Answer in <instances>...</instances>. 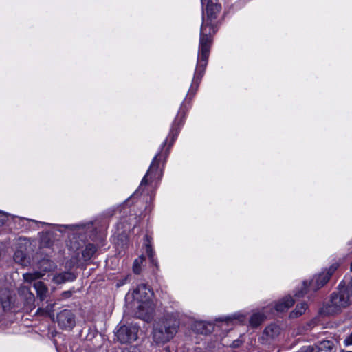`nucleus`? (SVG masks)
Returning <instances> with one entry per match:
<instances>
[{
  "label": "nucleus",
  "instance_id": "nucleus-5",
  "mask_svg": "<svg viewBox=\"0 0 352 352\" xmlns=\"http://www.w3.org/2000/svg\"><path fill=\"white\" fill-rule=\"evenodd\" d=\"M337 267V264L332 265L328 272H322L318 276L314 277V278L309 283V285L313 287L314 290L318 289L322 287L329 281L331 276L336 270Z\"/></svg>",
  "mask_w": 352,
  "mask_h": 352
},
{
  "label": "nucleus",
  "instance_id": "nucleus-11",
  "mask_svg": "<svg viewBox=\"0 0 352 352\" xmlns=\"http://www.w3.org/2000/svg\"><path fill=\"white\" fill-rule=\"evenodd\" d=\"M12 302V296L10 292L8 289L0 290V303L4 310H7L10 308Z\"/></svg>",
  "mask_w": 352,
  "mask_h": 352
},
{
  "label": "nucleus",
  "instance_id": "nucleus-27",
  "mask_svg": "<svg viewBox=\"0 0 352 352\" xmlns=\"http://www.w3.org/2000/svg\"><path fill=\"white\" fill-rule=\"evenodd\" d=\"M344 343L346 346L352 345V333L344 340Z\"/></svg>",
  "mask_w": 352,
  "mask_h": 352
},
{
  "label": "nucleus",
  "instance_id": "nucleus-9",
  "mask_svg": "<svg viewBox=\"0 0 352 352\" xmlns=\"http://www.w3.org/2000/svg\"><path fill=\"white\" fill-rule=\"evenodd\" d=\"M334 344L330 340H323L314 346L306 347L304 352H334Z\"/></svg>",
  "mask_w": 352,
  "mask_h": 352
},
{
  "label": "nucleus",
  "instance_id": "nucleus-16",
  "mask_svg": "<svg viewBox=\"0 0 352 352\" xmlns=\"http://www.w3.org/2000/svg\"><path fill=\"white\" fill-rule=\"evenodd\" d=\"M75 278L74 274L69 272H64L54 276L53 280L57 284H61L66 281H72Z\"/></svg>",
  "mask_w": 352,
  "mask_h": 352
},
{
  "label": "nucleus",
  "instance_id": "nucleus-24",
  "mask_svg": "<svg viewBox=\"0 0 352 352\" xmlns=\"http://www.w3.org/2000/svg\"><path fill=\"white\" fill-rule=\"evenodd\" d=\"M146 254H147L148 256L149 257V258L151 259V262L153 263H155V260L153 258L154 252H153L151 247L149 245H146Z\"/></svg>",
  "mask_w": 352,
  "mask_h": 352
},
{
  "label": "nucleus",
  "instance_id": "nucleus-28",
  "mask_svg": "<svg viewBox=\"0 0 352 352\" xmlns=\"http://www.w3.org/2000/svg\"><path fill=\"white\" fill-rule=\"evenodd\" d=\"M123 352H140L139 349L134 346H131L125 349Z\"/></svg>",
  "mask_w": 352,
  "mask_h": 352
},
{
  "label": "nucleus",
  "instance_id": "nucleus-33",
  "mask_svg": "<svg viewBox=\"0 0 352 352\" xmlns=\"http://www.w3.org/2000/svg\"><path fill=\"white\" fill-rule=\"evenodd\" d=\"M350 268H351V270L352 271V262H351Z\"/></svg>",
  "mask_w": 352,
  "mask_h": 352
},
{
  "label": "nucleus",
  "instance_id": "nucleus-19",
  "mask_svg": "<svg viewBox=\"0 0 352 352\" xmlns=\"http://www.w3.org/2000/svg\"><path fill=\"white\" fill-rule=\"evenodd\" d=\"M307 309V305L305 302L298 304L294 311L290 313L291 318H296L301 316Z\"/></svg>",
  "mask_w": 352,
  "mask_h": 352
},
{
  "label": "nucleus",
  "instance_id": "nucleus-18",
  "mask_svg": "<svg viewBox=\"0 0 352 352\" xmlns=\"http://www.w3.org/2000/svg\"><path fill=\"white\" fill-rule=\"evenodd\" d=\"M96 252V247L93 244H89L82 252V257L85 261L89 260Z\"/></svg>",
  "mask_w": 352,
  "mask_h": 352
},
{
  "label": "nucleus",
  "instance_id": "nucleus-29",
  "mask_svg": "<svg viewBox=\"0 0 352 352\" xmlns=\"http://www.w3.org/2000/svg\"><path fill=\"white\" fill-rule=\"evenodd\" d=\"M5 221L6 217L3 215L0 214V226H3L5 223Z\"/></svg>",
  "mask_w": 352,
  "mask_h": 352
},
{
  "label": "nucleus",
  "instance_id": "nucleus-14",
  "mask_svg": "<svg viewBox=\"0 0 352 352\" xmlns=\"http://www.w3.org/2000/svg\"><path fill=\"white\" fill-rule=\"evenodd\" d=\"M294 303V300L292 297L287 296L276 303L275 308L278 311H284L291 307Z\"/></svg>",
  "mask_w": 352,
  "mask_h": 352
},
{
  "label": "nucleus",
  "instance_id": "nucleus-4",
  "mask_svg": "<svg viewBox=\"0 0 352 352\" xmlns=\"http://www.w3.org/2000/svg\"><path fill=\"white\" fill-rule=\"evenodd\" d=\"M138 328L135 325H123L116 333L118 340L122 344L130 343L138 338Z\"/></svg>",
  "mask_w": 352,
  "mask_h": 352
},
{
  "label": "nucleus",
  "instance_id": "nucleus-15",
  "mask_svg": "<svg viewBox=\"0 0 352 352\" xmlns=\"http://www.w3.org/2000/svg\"><path fill=\"white\" fill-rule=\"evenodd\" d=\"M34 287L35 288L37 294V296L40 298L41 300H43L48 292V288L44 284V283L41 281H38L34 284Z\"/></svg>",
  "mask_w": 352,
  "mask_h": 352
},
{
  "label": "nucleus",
  "instance_id": "nucleus-8",
  "mask_svg": "<svg viewBox=\"0 0 352 352\" xmlns=\"http://www.w3.org/2000/svg\"><path fill=\"white\" fill-rule=\"evenodd\" d=\"M133 296L137 303L151 300V290L146 285L141 284L138 285L133 292Z\"/></svg>",
  "mask_w": 352,
  "mask_h": 352
},
{
  "label": "nucleus",
  "instance_id": "nucleus-3",
  "mask_svg": "<svg viewBox=\"0 0 352 352\" xmlns=\"http://www.w3.org/2000/svg\"><path fill=\"white\" fill-rule=\"evenodd\" d=\"M179 327V320L173 316H168L160 320L155 327L153 340L157 344H164L170 341L177 333Z\"/></svg>",
  "mask_w": 352,
  "mask_h": 352
},
{
  "label": "nucleus",
  "instance_id": "nucleus-6",
  "mask_svg": "<svg viewBox=\"0 0 352 352\" xmlns=\"http://www.w3.org/2000/svg\"><path fill=\"white\" fill-rule=\"evenodd\" d=\"M57 321L58 325L62 329H72L75 325L74 316L73 313L65 309L60 311L57 316Z\"/></svg>",
  "mask_w": 352,
  "mask_h": 352
},
{
  "label": "nucleus",
  "instance_id": "nucleus-22",
  "mask_svg": "<svg viewBox=\"0 0 352 352\" xmlns=\"http://www.w3.org/2000/svg\"><path fill=\"white\" fill-rule=\"evenodd\" d=\"M143 260H144V258L142 256H140L134 261L133 265V270L135 274H138L140 273V272H141L140 264L142 263Z\"/></svg>",
  "mask_w": 352,
  "mask_h": 352
},
{
  "label": "nucleus",
  "instance_id": "nucleus-25",
  "mask_svg": "<svg viewBox=\"0 0 352 352\" xmlns=\"http://www.w3.org/2000/svg\"><path fill=\"white\" fill-rule=\"evenodd\" d=\"M308 286H309V285L306 281L303 282V285H302V288L301 291L299 292L298 293H296V296L298 297L302 296L305 293H307Z\"/></svg>",
  "mask_w": 352,
  "mask_h": 352
},
{
  "label": "nucleus",
  "instance_id": "nucleus-32",
  "mask_svg": "<svg viewBox=\"0 0 352 352\" xmlns=\"http://www.w3.org/2000/svg\"><path fill=\"white\" fill-rule=\"evenodd\" d=\"M163 352H170L169 349H164Z\"/></svg>",
  "mask_w": 352,
  "mask_h": 352
},
{
  "label": "nucleus",
  "instance_id": "nucleus-2",
  "mask_svg": "<svg viewBox=\"0 0 352 352\" xmlns=\"http://www.w3.org/2000/svg\"><path fill=\"white\" fill-rule=\"evenodd\" d=\"M352 303V280L347 287H339L338 291L331 294L330 301L325 307L328 315L338 314Z\"/></svg>",
  "mask_w": 352,
  "mask_h": 352
},
{
  "label": "nucleus",
  "instance_id": "nucleus-30",
  "mask_svg": "<svg viewBox=\"0 0 352 352\" xmlns=\"http://www.w3.org/2000/svg\"><path fill=\"white\" fill-rule=\"evenodd\" d=\"M232 317H227V318H226L225 320H223V321H226V322L228 323L230 321L232 320Z\"/></svg>",
  "mask_w": 352,
  "mask_h": 352
},
{
  "label": "nucleus",
  "instance_id": "nucleus-17",
  "mask_svg": "<svg viewBox=\"0 0 352 352\" xmlns=\"http://www.w3.org/2000/svg\"><path fill=\"white\" fill-rule=\"evenodd\" d=\"M44 276V273L40 271H35L23 274V277L25 282L32 283L34 280L41 278Z\"/></svg>",
  "mask_w": 352,
  "mask_h": 352
},
{
  "label": "nucleus",
  "instance_id": "nucleus-26",
  "mask_svg": "<svg viewBox=\"0 0 352 352\" xmlns=\"http://www.w3.org/2000/svg\"><path fill=\"white\" fill-rule=\"evenodd\" d=\"M242 344V341L240 340H236L233 341V342L231 344L230 346L232 348H237L239 347Z\"/></svg>",
  "mask_w": 352,
  "mask_h": 352
},
{
  "label": "nucleus",
  "instance_id": "nucleus-7",
  "mask_svg": "<svg viewBox=\"0 0 352 352\" xmlns=\"http://www.w3.org/2000/svg\"><path fill=\"white\" fill-rule=\"evenodd\" d=\"M153 311V305L151 300L138 303L135 315L138 318L147 320L150 318Z\"/></svg>",
  "mask_w": 352,
  "mask_h": 352
},
{
  "label": "nucleus",
  "instance_id": "nucleus-1",
  "mask_svg": "<svg viewBox=\"0 0 352 352\" xmlns=\"http://www.w3.org/2000/svg\"><path fill=\"white\" fill-rule=\"evenodd\" d=\"M221 10V6L220 4L212 1L208 3L206 18H203L200 30L197 64L192 82V89L198 87L207 66L212 42V36L216 32L215 19Z\"/></svg>",
  "mask_w": 352,
  "mask_h": 352
},
{
  "label": "nucleus",
  "instance_id": "nucleus-10",
  "mask_svg": "<svg viewBox=\"0 0 352 352\" xmlns=\"http://www.w3.org/2000/svg\"><path fill=\"white\" fill-rule=\"evenodd\" d=\"M161 175H162V170H159V162L157 160V157H155L153 159L146 175L142 179L140 186L147 184L148 177L150 179H152V178L155 179L157 177L158 178L160 177Z\"/></svg>",
  "mask_w": 352,
  "mask_h": 352
},
{
  "label": "nucleus",
  "instance_id": "nucleus-13",
  "mask_svg": "<svg viewBox=\"0 0 352 352\" xmlns=\"http://www.w3.org/2000/svg\"><path fill=\"white\" fill-rule=\"evenodd\" d=\"M14 260L16 263L22 266H28L30 263V259L22 250H16L14 255Z\"/></svg>",
  "mask_w": 352,
  "mask_h": 352
},
{
  "label": "nucleus",
  "instance_id": "nucleus-23",
  "mask_svg": "<svg viewBox=\"0 0 352 352\" xmlns=\"http://www.w3.org/2000/svg\"><path fill=\"white\" fill-rule=\"evenodd\" d=\"M23 290L27 293V302L29 304H32L34 302V294L30 292L28 288H23Z\"/></svg>",
  "mask_w": 352,
  "mask_h": 352
},
{
  "label": "nucleus",
  "instance_id": "nucleus-20",
  "mask_svg": "<svg viewBox=\"0 0 352 352\" xmlns=\"http://www.w3.org/2000/svg\"><path fill=\"white\" fill-rule=\"evenodd\" d=\"M265 316L261 313H254L250 319V323L252 327H257L264 320Z\"/></svg>",
  "mask_w": 352,
  "mask_h": 352
},
{
  "label": "nucleus",
  "instance_id": "nucleus-31",
  "mask_svg": "<svg viewBox=\"0 0 352 352\" xmlns=\"http://www.w3.org/2000/svg\"><path fill=\"white\" fill-rule=\"evenodd\" d=\"M41 312V314H44V311L41 309H38V311H37V313H40Z\"/></svg>",
  "mask_w": 352,
  "mask_h": 352
},
{
  "label": "nucleus",
  "instance_id": "nucleus-21",
  "mask_svg": "<svg viewBox=\"0 0 352 352\" xmlns=\"http://www.w3.org/2000/svg\"><path fill=\"white\" fill-rule=\"evenodd\" d=\"M40 268L41 269V272L45 274V272L47 271H50L55 267V264L49 259H43L40 263Z\"/></svg>",
  "mask_w": 352,
  "mask_h": 352
},
{
  "label": "nucleus",
  "instance_id": "nucleus-12",
  "mask_svg": "<svg viewBox=\"0 0 352 352\" xmlns=\"http://www.w3.org/2000/svg\"><path fill=\"white\" fill-rule=\"evenodd\" d=\"M280 333V327L275 324H272L265 329L263 335L267 337V339H274L277 337Z\"/></svg>",
  "mask_w": 352,
  "mask_h": 352
}]
</instances>
